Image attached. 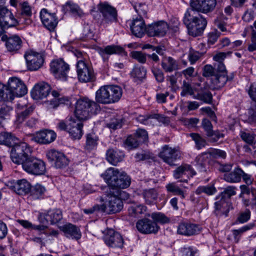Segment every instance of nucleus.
Returning a JSON list of instances; mask_svg holds the SVG:
<instances>
[{"label":"nucleus","instance_id":"f257e3e1","mask_svg":"<svg viewBox=\"0 0 256 256\" xmlns=\"http://www.w3.org/2000/svg\"><path fill=\"white\" fill-rule=\"evenodd\" d=\"M216 0H196L190 3V8L184 14V22L188 34L193 36L202 34L207 24V21L198 12L207 14L213 11L216 6Z\"/></svg>","mask_w":256,"mask_h":256},{"label":"nucleus","instance_id":"f03ea898","mask_svg":"<svg viewBox=\"0 0 256 256\" xmlns=\"http://www.w3.org/2000/svg\"><path fill=\"white\" fill-rule=\"evenodd\" d=\"M102 176L108 184V190H121L128 188L131 182L130 177L126 172H120L114 168H108Z\"/></svg>","mask_w":256,"mask_h":256},{"label":"nucleus","instance_id":"7ed1b4c3","mask_svg":"<svg viewBox=\"0 0 256 256\" xmlns=\"http://www.w3.org/2000/svg\"><path fill=\"white\" fill-rule=\"evenodd\" d=\"M122 94V88L117 85H106L101 86L96 92L97 103L111 104L118 102Z\"/></svg>","mask_w":256,"mask_h":256},{"label":"nucleus","instance_id":"20e7f679","mask_svg":"<svg viewBox=\"0 0 256 256\" xmlns=\"http://www.w3.org/2000/svg\"><path fill=\"white\" fill-rule=\"evenodd\" d=\"M100 110V106L96 102L85 98L77 100L74 114L80 121L86 120L90 117V114H96Z\"/></svg>","mask_w":256,"mask_h":256},{"label":"nucleus","instance_id":"39448f33","mask_svg":"<svg viewBox=\"0 0 256 256\" xmlns=\"http://www.w3.org/2000/svg\"><path fill=\"white\" fill-rule=\"evenodd\" d=\"M108 197L104 204H101L102 212L114 214L120 212L123 208V202L120 198L124 192L122 190H107Z\"/></svg>","mask_w":256,"mask_h":256},{"label":"nucleus","instance_id":"423d86ee","mask_svg":"<svg viewBox=\"0 0 256 256\" xmlns=\"http://www.w3.org/2000/svg\"><path fill=\"white\" fill-rule=\"evenodd\" d=\"M15 141L14 145L12 146L10 158L12 161L16 164H22L30 156L32 149L26 142L17 143Z\"/></svg>","mask_w":256,"mask_h":256},{"label":"nucleus","instance_id":"0eeeda50","mask_svg":"<svg viewBox=\"0 0 256 256\" xmlns=\"http://www.w3.org/2000/svg\"><path fill=\"white\" fill-rule=\"evenodd\" d=\"M22 167L26 172L34 176L43 175L46 172L45 162L34 156L28 158L22 164Z\"/></svg>","mask_w":256,"mask_h":256},{"label":"nucleus","instance_id":"6e6552de","mask_svg":"<svg viewBox=\"0 0 256 256\" xmlns=\"http://www.w3.org/2000/svg\"><path fill=\"white\" fill-rule=\"evenodd\" d=\"M76 72L78 78L81 82H92L96 80L93 69L82 60L77 62Z\"/></svg>","mask_w":256,"mask_h":256},{"label":"nucleus","instance_id":"1a4fd4ad","mask_svg":"<svg viewBox=\"0 0 256 256\" xmlns=\"http://www.w3.org/2000/svg\"><path fill=\"white\" fill-rule=\"evenodd\" d=\"M50 72L54 77L62 80H67L68 73L69 71V65L62 59L56 60L50 63Z\"/></svg>","mask_w":256,"mask_h":256},{"label":"nucleus","instance_id":"9d476101","mask_svg":"<svg viewBox=\"0 0 256 256\" xmlns=\"http://www.w3.org/2000/svg\"><path fill=\"white\" fill-rule=\"evenodd\" d=\"M200 226L196 224L188 222H180L177 226V234L190 236L198 234L201 231Z\"/></svg>","mask_w":256,"mask_h":256},{"label":"nucleus","instance_id":"9b49d317","mask_svg":"<svg viewBox=\"0 0 256 256\" xmlns=\"http://www.w3.org/2000/svg\"><path fill=\"white\" fill-rule=\"evenodd\" d=\"M22 18L16 19L10 10L5 6H0V22L10 28L17 26L19 22L22 23Z\"/></svg>","mask_w":256,"mask_h":256},{"label":"nucleus","instance_id":"f8f14e48","mask_svg":"<svg viewBox=\"0 0 256 256\" xmlns=\"http://www.w3.org/2000/svg\"><path fill=\"white\" fill-rule=\"evenodd\" d=\"M202 126L208 138V142L212 143L217 142L220 138H223L224 134L218 130H214L211 122L207 118H204L202 122Z\"/></svg>","mask_w":256,"mask_h":256},{"label":"nucleus","instance_id":"ddd939ff","mask_svg":"<svg viewBox=\"0 0 256 256\" xmlns=\"http://www.w3.org/2000/svg\"><path fill=\"white\" fill-rule=\"evenodd\" d=\"M136 227L140 232L144 234H156L160 229L156 222L148 218L138 220L136 224Z\"/></svg>","mask_w":256,"mask_h":256},{"label":"nucleus","instance_id":"4468645a","mask_svg":"<svg viewBox=\"0 0 256 256\" xmlns=\"http://www.w3.org/2000/svg\"><path fill=\"white\" fill-rule=\"evenodd\" d=\"M62 218V212L60 209L50 210L46 213L40 214L38 216L40 222L46 226L50 222L51 224L59 222Z\"/></svg>","mask_w":256,"mask_h":256},{"label":"nucleus","instance_id":"2eb2a0df","mask_svg":"<svg viewBox=\"0 0 256 256\" xmlns=\"http://www.w3.org/2000/svg\"><path fill=\"white\" fill-rule=\"evenodd\" d=\"M1 40L6 42L7 50L12 54L18 52L22 47V40L18 35H13L8 38L6 35H3Z\"/></svg>","mask_w":256,"mask_h":256},{"label":"nucleus","instance_id":"dca6fc26","mask_svg":"<svg viewBox=\"0 0 256 256\" xmlns=\"http://www.w3.org/2000/svg\"><path fill=\"white\" fill-rule=\"evenodd\" d=\"M8 86L14 99L16 96H22L27 93L26 85L17 78H10L8 82Z\"/></svg>","mask_w":256,"mask_h":256},{"label":"nucleus","instance_id":"f3484780","mask_svg":"<svg viewBox=\"0 0 256 256\" xmlns=\"http://www.w3.org/2000/svg\"><path fill=\"white\" fill-rule=\"evenodd\" d=\"M169 27L164 21H158L147 26V34L150 36H163L166 33Z\"/></svg>","mask_w":256,"mask_h":256},{"label":"nucleus","instance_id":"a211bd4d","mask_svg":"<svg viewBox=\"0 0 256 256\" xmlns=\"http://www.w3.org/2000/svg\"><path fill=\"white\" fill-rule=\"evenodd\" d=\"M7 186L20 195L28 194L30 191V184L25 179L8 182Z\"/></svg>","mask_w":256,"mask_h":256},{"label":"nucleus","instance_id":"6ab92c4d","mask_svg":"<svg viewBox=\"0 0 256 256\" xmlns=\"http://www.w3.org/2000/svg\"><path fill=\"white\" fill-rule=\"evenodd\" d=\"M40 18L44 26L50 30H54L58 24V20L55 13L49 12L46 8L41 10Z\"/></svg>","mask_w":256,"mask_h":256},{"label":"nucleus","instance_id":"aec40b11","mask_svg":"<svg viewBox=\"0 0 256 256\" xmlns=\"http://www.w3.org/2000/svg\"><path fill=\"white\" fill-rule=\"evenodd\" d=\"M28 68L30 70H36L40 68L44 61L41 54L32 52L24 56Z\"/></svg>","mask_w":256,"mask_h":256},{"label":"nucleus","instance_id":"412c9836","mask_svg":"<svg viewBox=\"0 0 256 256\" xmlns=\"http://www.w3.org/2000/svg\"><path fill=\"white\" fill-rule=\"evenodd\" d=\"M104 241L106 245L112 248H122L124 242L120 234L110 230L104 237Z\"/></svg>","mask_w":256,"mask_h":256},{"label":"nucleus","instance_id":"4be33fe9","mask_svg":"<svg viewBox=\"0 0 256 256\" xmlns=\"http://www.w3.org/2000/svg\"><path fill=\"white\" fill-rule=\"evenodd\" d=\"M159 156L166 163L173 165L174 162L180 158V152L176 148H172L168 146H164Z\"/></svg>","mask_w":256,"mask_h":256},{"label":"nucleus","instance_id":"5701e85b","mask_svg":"<svg viewBox=\"0 0 256 256\" xmlns=\"http://www.w3.org/2000/svg\"><path fill=\"white\" fill-rule=\"evenodd\" d=\"M130 28L132 34L138 38H142L146 32L147 33V26L141 16L132 20Z\"/></svg>","mask_w":256,"mask_h":256},{"label":"nucleus","instance_id":"b1692460","mask_svg":"<svg viewBox=\"0 0 256 256\" xmlns=\"http://www.w3.org/2000/svg\"><path fill=\"white\" fill-rule=\"evenodd\" d=\"M50 90V86L48 83L40 82L35 84L31 91V96L34 100L42 99L47 96Z\"/></svg>","mask_w":256,"mask_h":256},{"label":"nucleus","instance_id":"393cba45","mask_svg":"<svg viewBox=\"0 0 256 256\" xmlns=\"http://www.w3.org/2000/svg\"><path fill=\"white\" fill-rule=\"evenodd\" d=\"M99 10L103 16V20L106 23L116 22L117 21V12L116 10L110 5L103 4L100 5Z\"/></svg>","mask_w":256,"mask_h":256},{"label":"nucleus","instance_id":"a878e982","mask_svg":"<svg viewBox=\"0 0 256 256\" xmlns=\"http://www.w3.org/2000/svg\"><path fill=\"white\" fill-rule=\"evenodd\" d=\"M229 200L220 194L216 198L214 208L218 214L228 215L230 209V204Z\"/></svg>","mask_w":256,"mask_h":256},{"label":"nucleus","instance_id":"bb28decb","mask_svg":"<svg viewBox=\"0 0 256 256\" xmlns=\"http://www.w3.org/2000/svg\"><path fill=\"white\" fill-rule=\"evenodd\" d=\"M56 136V134L52 130H44L36 132L34 140L41 144H48L54 140Z\"/></svg>","mask_w":256,"mask_h":256},{"label":"nucleus","instance_id":"cd10ccee","mask_svg":"<svg viewBox=\"0 0 256 256\" xmlns=\"http://www.w3.org/2000/svg\"><path fill=\"white\" fill-rule=\"evenodd\" d=\"M82 124L79 120H70L68 124V132L72 139H80L82 135Z\"/></svg>","mask_w":256,"mask_h":256},{"label":"nucleus","instance_id":"c85d7f7f","mask_svg":"<svg viewBox=\"0 0 256 256\" xmlns=\"http://www.w3.org/2000/svg\"><path fill=\"white\" fill-rule=\"evenodd\" d=\"M60 229L67 238L76 240H78L81 238L82 234L80 228L70 223H67L63 225L60 228Z\"/></svg>","mask_w":256,"mask_h":256},{"label":"nucleus","instance_id":"c756f323","mask_svg":"<svg viewBox=\"0 0 256 256\" xmlns=\"http://www.w3.org/2000/svg\"><path fill=\"white\" fill-rule=\"evenodd\" d=\"M210 160V154L207 152H203L194 159V166L199 172H206L208 168Z\"/></svg>","mask_w":256,"mask_h":256},{"label":"nucleus","instance_id":"7c9ffc66","mask_svg":"<svg viewBox=\"0 0 256 256\" xmlns=\"http://www.w3.org/2000/svg\"><path fill=\"white\" fill-rule=\"evenodd\" d=\"M34 108L32 106L27 107L26 106L18 104L16 109V124L18 125L21 124L32 112Z\"/></svg>","mask_w":256,"mask_h":256},{"label":"nucleus","instance_id":"2f4dec72","mask_svg":"<svg viewBox=\"0 0 256 256\" xmlns=\"http://www.w3.org/2000/svg\"><path fill=\"white\" fill-rule=\"evenodd\" d=\"M233 78V75L228 76L226 72H218L212 78V82L214 88L218 89L223 87L228 80H231Z\"/></svg>","mask_w":256,"mask_h":256},{"label":"nucleus","instance_id":"473e14b6","mask_svg":"<svg viewBox=\"0 0 256 256\" xmlns=\"http://www.w3.org/2000/svg\"><path fill=\"white\" fill-rule=\"evenodd\" d=\"M98 50L104 60H106L108 59L106 55L122 54L124 52V49L118 46L110 45L104 48H100Z\"/></svg>","mask_w":256,"mask_h":256},{"label":"nucleus","instance_id":"72a5a7b5","mask_svg":"<svg viewBox=\"0 0 256 256\" xmlns=\"http://www.w3.org/2000/svg\"><path fill=\"white\" fill-rule=\"evenodd\" d=\"M124 157V153L120 150L109 148L106 152V160L112 164L116 166Z\"/></svg>","mask_w":256,"mask_h":256},{"label":"nucleus","instance_id":"f704fd0d","mask_svg":"<svg viewBox=\"0 0 256 256\" xmlns=\"http://www.w3.org/2000/svg\"><path fill=\"white\" fill-rule=\"evenodd\" d=\"M162 67L167 72H170L178 69V64L176 60L172 57L164 58L162 61Z\"/></svg>","mask_w":256,"mask_h":256},{"label":"nucleus","instance_id":"c9c22d12","mask_svg":"<svg viewBox=\"0 0 256 256\" xmlns=\"http://www.w3.org/2000/svg\"><path fill=\"white\" fill-rule=\"evenodd\" d=\"M244 171L240 168H235L232 172L224 174V179L227 182L235 183L240 182Z\"/></svg>","mask_w":256,"mask_h":256},{"label":"nucleus","instance_id":"e433bc0d","mask_svg":"<svg viewBox=\"0 0 256 256\" xmlns=\"http://www.w3.org/2000/svg\"><path fill=\"white\" fill-rule=\"evenodd\" d=\"M190 172L192 173L193 175L196 174V172L192 169L190 165L182 164L178 167L174 171V176L175 178L178 179L182 178L183 176L186 175L188 176Z\"/></svg>","mask_w":256,"mask_h":256},{"label":"nucleus","instance_id":"4c0bfd02","mask_svg":"<svg viewBox=\"0 0 256 256\" xmlns=\"http://www.w3.org/2000/svg\"><path fill=\"white\" fill-rule=\"evenodd\" d=\"M142 195L146 203L148 204H152L156 202L158 194L154 188H150L144 190Z\"/></svg>","mask_w":256,"mask_h":256},{"label":"nucleus","instance_id":"58836bf2","mask_svg":"<svg viewBox=\"0 0 256 256\" xmlns=\"http://www.w3.org/2000/svg\"><path fill=\"white\" fill-rule=\"evenodd\" d=\"M15 141H18V140L11 134L8 132L0 134V144H4L10 147L14 144Z\"/></svg>","mask_w":256,"mask_h":256},{"label":"nucleus","instance_id":"ea45409f","mask_svg":"<svg viewBox=\"0 0 256 256\" xmlns=\"http://www.w3.org/2000/svg\"><path fill=\"white\" fill-rule=\"evenodd\" d=\"M193 98L206 104H210L212 102V96L208 90L199 91L197 90L196 94L194 95Z\"/></svg>","mask_w":256,"mask_h":256},{"label":"nucleus","instance_id":"a19ab883","mask_svg":"<svg viewBox=\"0 0 256 256\" xmlns=\"http://www.w3.org/2000/svg\"><path fill=\"white\" fill-rule=\"evenodd\" d=\"M146 70L142 66H135L131 72L130 75L134 80L142 81L146 78Z\"/></svg>","mask_w":256,"mask_h":256},{"label":"nucleus","instance_id":"79ce46f5","mask_svg":"<svg viewBox=\"0 0 256 256\" xmlns=\"http://www.w3.org/2000/svg\"><path fill=\"white\" fill-rule=\"evenodd\" d=\"M16 222L24 228L37 230L40 232L44 231L47 228V226H46L32 224L30 222L26 220H18Z\"/></svg>","mask_w":256,"mask_h":256},{"label":"nucleus","instance_id":"37998d69","mask_svg":"<svg viewBox=\"0 0 256 256\" xmlns=\"http://www.w3.org/2000/svg\"><path fill=\"white\" fill-rule=\"evenodd\" d=\"M98 138L94 134H88L86 135V148L90 150L97 146Z\"/></svg>","mask_w":256,"mask_h":256},{"label":"nucleus","instance_id":"c03bdc74","mask_svg":"<svg viewBox=\"0 0 256 256\" xmlns=\"http://www.w3.org/2000/svg\"><path fill=\"white\" fill-rule=\"evenodd\" d=\"M166 187L168 192H172L174 195L180 196L182 198H185L184 191L176 183H169Z\"/></svg>","mask_w":256,"mask_h":256},{"label":"nucleus","instance_id":"a18cd8bd","mask_svg":"<svg viewBox=\"0 0 256 256\" xmlns=\"http://www.w3.org/2000/svg\"><path fill=\"white\" fill-rule=\"evenodd\" d=\"M146 210V207L143 204H134L130 206L128 208V214L132 216H136L138 214L144 213Z\"/></svg>","mask_w":256,"mask_h":256},{"label":"nucleus","instance_id":"49530a36","mask_svg":"<svg viewBox=\"0 0 256 256\" xmlns=\"http://www.w3.org/2000/svg\"><path fill=\"white\" fill-rule=\"evenodd\" d=\"M45 192V188L41 184H37L34 186L30 191V195L32 199H39L42 198Z\"/></svg>","mask_w":256,"mask_h":256},{"label":"nucleus","instance_id":"de8ad7c7","mask_svg":"<svg viewBox=\"0 0 256 256\" xmlns=\"http://www.w3.org/2000/svg\"><path fill=\"white\" fill-rule=\"evenodd\" d=\"M66 6L68 7L70 12L75 16L82 18L84 15V13L80 6L73 2H67Z\"/></svg>","mask_w":256,"mask_h":256},{"label":"nucleus","instance_id":"09e8293b","mask_svg":"<svg viewBox=\"0 0 256 256\" xmlns=\"http://www.w3.org/2000/svg\"><path fill=\"white\" fill-rule=\"evenodd\" d=\"M190 136L194 142L196 148L198 150H200L206 145V141L200 134L198 133H190Z\"/></svg>","mask_w":256,"mask_h":256},{"label":"nucleus","instance_id":"8fccbe9b","mask_svg":"<svg viewBox=\"0 0 256 256\" xmlns=\"http://www.w3.org/2000/svg\"><path fill=\"white\" fill-rule=\"evenodd\" d=\"M216 192V188L213 186H198L196 190L195 193L197 195H200L204 193L208 196L214 194Z\"/></svg>","mask_w":256,"mask_h":256},{"label":"nucleus","instance_id":"3c124183","mask_svg":"<svg viewBox=\"0 0 256 256\" xmlns=\"http://www.w3.org/2000/svg\"><path fill=\"white\" fill-rule=\"evenodd\" d=\"M181 89L180 96H184L186 95H190L193 96L194 95H195L194 92H197V89L192 88V85L188 82L185 80L183 81Z\"/></svg>","mask_w":256,"mask_h":256},{"label":"nucleus","instance_id":"603ef678","mask_svg":"<svg viewBox=\"0 0 256 256\" xmlns=\"http://www.w3.org/2000/svg\"><path fill=\"white\" fill-rule=\"evenodd\" d=\"M12 110V107L0 102V125L2 121L10 115Z\"/></svg>","mask_w":256,"mask_h":256},{"label":"nucleus","instance_id":"864d4df0","mask_svg":"<svg viewBox=\"0 0 256 256\" xmlns=\"http://www.w3.org/2000/svg\"><path fill=\"white\" fill-rule=\"evenodd\" d=\"M150 216L153 220L154 222H156V224L158 222L162 224H167L170 221L168 218L164 214L159 212L152 213Z\"/></svg>","mask_w":256,"mask_h":256},{"label":"nucleus","instance_id":"5fc2aeb1","mask_svg":"<svg viewBox=\"0 0 256 256\" xmlns=\"http://www.w3.org/2000/svg\"><path fill=\"white\" fill-rule=\"evenodd\" d=\"M240 136L244 142L250 145H253L256 144L255 138L256 136L252 133L242 131L240 132Z\"/></svg>","mask_w":256,"mask_h":256},{"label":"nucleus","instance_id":"6e6d98bb","mask_svg":"<svg viewBox=\"0 0 256 256\" xmlns=\"http://www.w3.org/2000/svg\"><path fill=\"white\" fill-rule=\"evenodd\" d=\"M70 104L71 102L69 99L64 96L60 97L58 98H56L55 100H52L50 101V104L53 108H56L60 104L70 106Z\"/></svg>","mask_w":256,"mask_h":256},{"label":"nucleus","instance_id":"4d7b16f0","mask_svg":"<svg viewBox=\"0 0 256 256\" xmlns=\"http://www.w3.org/2000/svg\"><path fill=\"white\" fill-rule=\"evenodd\" d=\"M2 94H0V98L4 102H11L13 98V95L10 90L8 86H6L3 88Z\"/></svg>","mask_w":256,"mask_h":256},{"label":"nucleus","instance_id":"13d9d810","mask_svg":"<svg viewBox=\"0 0 256 256\" xmlns=\"http://www.w3.org/2000/svg\"><path fill=\"white\" fill-rule=\"evenodd\" d=\"M140 143V142L136 136H128L125 142V144L130 149L137 148Z\"/></svg>","mask_w":256,"mask_h":256},{"label":"nucleus","instance_id":"bf43d9fd","mask_svg":"<svg viewBox=\"0 0 256 256\" xmlns=\"http://www.w3.org/2000/svg\"><path fill=\"white\" fill-rule=\"evenodd\" d=\"M202 71V76L204 77H214L218 72L216 69L210 64L204 66Z\"/></svg>","mask_w":256,"mask_h":256},{"label":"nucleus","instance_id":"052dcab7","mask_svg":"<svg viewBox=\"0 0 256 256\" xmlns=\"http://www.w3.org/2000/svg\"><path fill=\"white\" fill-rule=\"evenodd\" d=\"M207 152L210 154V159L211 158H225L226 156V154L224 150L219 149H214Z\"/></svg>","mask_w":256,"mask_h":256},{"label":"nucleus","instance_id":"680f3d73","mask_svg":"<svg viewBox=\"0 0 256 256\" xmlns=\"http://www.w3.org/2000/svg\"><path fill=\"white\" fill-rule=\"evenodd\" d=\"M21 16L22 20L23 22H24V20L26 18H22V17H29L32 15V10L30 6H29L28 2H24L22 3V12H21Z\"/></svg>","mask_w":256,"mask_h":256},{"label":"nucleus","instance_id":"e2e57ef3","mask_svg":"<svg viewBox=\"0 0 256 256\" xmlns=\"http://www.w3.org/2000/svg\"><path fill=\"white\" fill-rule=\"evenodd\" d=\"M60 156L59 158L54 162V164L57 168H62L68 164V161L63 153H62Z\"/></svg>","mask_w":256,"mask_h":256},{"label":"nucleus","instance_id":"0e129e2a","mask_svg":"<svg viewBox=\"0 0 256 256\" xmlns=\"http://www.w3.org/2000/svg\"><path fill=\"white\" fill-rule=\"evenodd\" d=\"M236 188L235 186H228L220 194L222 196H224V198L229 200L232 196L236 194Z\"/></svg>","mask_w":256,"mask_h":256},{"label":"nucleus","instance_id":"69168bd1","mask_svg":"<svg viewBox=\"0 0 256 256\" xmlns=\"http://www.w3.org/2000/svg\"><path fill=\"white\" fill-rule=\"evenodd\" d=\"M244 121L250 124L256 123V110L253 108L249 109Z\"/></svg>","mask_w":256,"mask_h":256},{"label":"nucleus","instance_id":"338daca9","mask_svg":"<svg viewBox=\"0 0 256 256\" xmlns=\"http://www.w3.org/2000/svg\"><path fill=\"white\" fill-rule=\"evenodd\" d=\"M135 136L140 140V143L146 141L148 139V134L144 129H138L136 132Z\"/></svg>","mask_w":256,"mask_h":256},{"label":"nucleus","instance_id":"774afa93","mask_svg":"<svg viewBox=\"0 0 256 256\" xmlns=\"http://www.w3.org/2000/svg\"><path fill=\"white\" fill-rule=\"evenodd\" d=\"M62 153L55 150H50L46 152V157L49 161L55 162Z\"/></svg>","mask_w":256,"mask_h":256}]
</instances>
